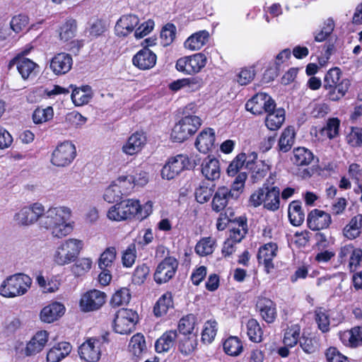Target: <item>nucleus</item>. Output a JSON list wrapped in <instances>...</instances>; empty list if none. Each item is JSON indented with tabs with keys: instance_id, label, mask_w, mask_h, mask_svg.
<instances>
[{
	"instance_id": "nucleus-51",
	"label": "nucleus",
	"mask_w": 362,
	"mask_h": 362,
	"mask_svg": "<svg viewBox=\"0 0 362 362\" xmlns=\"http://www.w3.org/2000/svg\"><path fill=\"white\" fill-rule=\"evenodd\" d=\"M350 81L348 79H343L336 85L333 89L327 92V95L332 101H337L341 98L349 90Z\"/></svg>"
},
{
	"instance_id": "nucleus-53",
	"label": "nucleus",
	"mask_w": 362,
	"mask_h": 362,
	"mask_svg": "<svg viewBox=\"0 0 362 362\" xmlns=\"http://www.w3.org/2000/svg\"><path fill=\"white\" fill-rule=\"evenodd\" d=\"M129 347L133 355L139 357L146 349L144 336L140 334H134L130 340Z\"/></svg>"
},
{
	"instance_id": "nucleus-56",
	"label": "nucleus",
	"mask_w": 362,
	"mask_h": 362,
	"mask_svg": "<svg viewBox=\"0 0 362 362\" xmlns=\"http://www.w3.org/2000/svg\"><path fill=\"white\" fill-rule=\"evenodd\" d=\"M37 282L44 293H54L58 291L60 283L56 278L45 279L43 276L37 277Z\"/></svg>"
},
{
	"instance_id": "nucleus-17",
	"label": "nucleus",
	"mask_w": 362,
	"mask_h": 362,
	"mask_svg": "<svg viewBox=\"0 0 362 362\" xmlns=\"http://www.w3.org/2000/svg\"><path fill=\"white\" fill-rule=\"evenodd\" d=\"M156 54L151 49L144 47L133 57L132 63L141 70H148L156 65Z\"/></svg>"
},
{
	"instance_id": "nucleus-9",
	"label": "nucleus",
	"mask_w": 362,
	"mask_h": 362,
	"mask_svg": "<svg viewBox=\"0 0 362 362\" xmlns=\"http://www.w3.org/2000/svg\"><path fill=\"white\" fill-rule=\"evenodd\" d=\"M189 165V160L187 155L179 154L168 159L163 167L161 175L163 178L172 180Z\"/></svg>"
},
{
	"instance_id": "nucleus-47",
	"label": "nucleus",
	"mask_w": 362,
	"mask_h": 362,
	"mask_svg": "<svg viewBox=\"0 0 362 362\" xmlns=\"http://www.w3.org/2000/svg\"><path fill=\"white\" fill-rule=\"evenodd\" d=\"M300 327L298 325H292L288 327L284 333V344L286 346L293 347L299 340Z\"/></svg>"
},
{
	"instance_id": "nucleus-57",
	"label": "nucleus",
	"mask_w": 362,
	"mask_h": 362,
	"mask_svg": "<svg viewBox=\"0 0 362 362\" xmlns=\"http://www.w3.org/2000/svg\"><path fill=\"white\" fill-rule=\"evenodd\" d=\"M123 201L115 204L110 207L107 211V217L108 219L113 221H126V216L124 211Z\"/></svg>"
},
{
	"instance_id": "nucleus-6",
	"label": "nucleus",
	"mask_w": 362,
	"mask_h": 362,
	"mask_svg": "<svg viewBox=\"0 0 362 362\" xmlns=\"http://www.w3.org/2000/svg\"><path fill=\"white\" fill-rule=\"evenodd\" d=\"M138 321L139 315L136 311L131 309H120L115 314L113 328L118 334H129L134 330Z\"/></svg>"
},
{
	"instance_id": "nucleus-62",
	"label": "nucleus",
	"mask_w": 362,
	"mask_h": 362,
	"mask_svg": "<svg viewBox=\"0 0 362 362\" xmlns=\"http://www.w3.org/2000/svg\"><path fill=\"white\" fill-rule=\"evenodd\" d=\"M29 24V18L25 15L13 16L10 22L11 29L16 33H18L26 29Z\"/></svg>"
},
{
	"instance_id": "nucleus-13",
	"label": "nucleus",
	"mask_w": 362,
	"mask_h": 362,
	"mask_svg": "<svg viewBox=\"0 0 362 362\" xmlns=\"http://www.w3.org/2000/svg\"><path fill=\"white\" fill-rule=\"evenodd\" d=\"M106 295L98 290H90L85 293L80 300V308L83 312L98 310L105 302Z\"/></svg>"
},
{
	"instance_id": "nucleus-29",
	"label": "nucleus",
	"mask_w": 362,
	"mask_h": 362,
	"mask_svg": "<svg viewBox=\"0 0 362 362\" xmlns=\"http://www.w3.org/2000/svg\"><path fill=\"white\" fill-rule=\"evenodd\" d=\"M340 339L347 346L356 347L362 344V327H354L340 334Z\"/></svg>"
},
{
	"instance_id": "nucleus-52",
	"label": "nucleus",
	"mask_w": 362,
	"mask_h": 362,
	"mask_svg": "<svg viewBox=\"0 0 362 362\" xmlns=\"http://www.w3.org/2000/svg\"><path fill=\"white\" fill-rule=\"evenodd\" d=\"M340 120L337 118H330L327 120V124L322 128L320 133L322 137L326 136L332 139L338 136Z\"/></svg>"
},
{
	"instance_id": "nucleus-43",
	"label": "nucleus",
	"mask_w": 362,
	"mask_h": 362,
	"mask_svg": "<svg viewBox=\"0 0 362 362\" xmlns=\"http://www.w3.org/2000/svg\"><path fill=\"white\" fill-rule=\"evenodd\" d=\"M54 117V110L52 107H38L33 113V120L36 124L45 123L51 120Z\"/></svg>"
},
{
	"instance_id": "nucleus-61",
	"label": "nucleus",
	"mask_w": 362,
	"mask_h": 362,
	"mask_svg": "<svg viewBox=\"0 0 362 362\" xmlns=\"http://www.w3.org/2000/svg\"><path fill=\"white\" fill-rule=\"evenodd\" d=\"M93 261L89 257H83L78 259L73 266V272L77 276H81L90 271Z\"/></svg>"
},
{
	"instance_id": "nucleus-39",
	"label": "nucleus",
	"mask_w": 362,
	"mask_h": 362,
	"mask_svg": "<svg viewBox=\"0 0 362 362\" xmlns=\"http://www.w3.org/2000/svg\"><path fill=\"white\" fill-rule=\"evenodd\" d=\"M295 139L294 129L291 127L286 128L281 133L279 140V150L288 152L292 147Z\"/></svg>"
},
{
	"instance_id": "nucleus-20",
	"label": "nucleus",
	"mask_w": 362,
	"mask_h": 362,
	"mask_svg": "<svg viewBox=\"0 0 362 362\" xmlns=\"http://www.w3.org/2000/svg\"><path fill=\"white\" fill-rule=\"evenodd\" d=\"M16 65L19 74L23 79H28L35 75V70L39 66L32 60L23 57L17 56L11 62L10 65Z\"/></svg>"
},
{
	"instance_id": "nucleus-46",
	"label": "nucleus",
	"mask_w": 362,
	"mask_h": 362,
	"mask_svg": "<svg viewBox=\"0 0 362 362\" xmlns=\"http://www.w3.org/2000/svg\"><path fill=\"white\" fill-rule=\"evenodd\" d=\"M197 323V318L192 314L182 317L178 323V330L183 336L191 335Z\"/></svg>"
},
{
	"instance_id": "nucleus-10",
	"label": "nucleus",
	"mask_w": 362,
	"mask_h": 362,
	"mask_svg": "<svg viewBox=\"0 0 362 362\" xmlns=\"http://www.w3.org/2000/svg\"><path fill=\"white\" fill-rule=\"evenodd\" d=\"M275 106L274 100L264 93H257L245 104L246 110L254 115H260L264 112H270L274 110Z\"/></svg>"
},
{
	"instance_id": "nucleus-19",
	"label": "nucleus",
	"mask_w": 362,
	"mask_h": 362,
	"mask_svg": "<svg viewBox=\"0 0 362 362\" xmlns=\"http://www.w3.org/2000/svg\"><path fill=\"white\" fill-rule=\"evenodd\" d=\"M307 221L310 229L319 230L329 226L331 216L323 211L314 209L308 214Z\"/></svg>"
},
{
	"instance_id": "nucleus-31",
	"label": "nucleus",
	"mask_w": 362,
	"mask_h": 362,
	"mask_svg": "<svg viewBox=\"0 0 362 362\" xmlns=\"http://www.w3.org/2000/svg\"><path fill=\"white\" fill-rule=\"evenodd\" d=\"M177 337L176 330H169L164 332L156 341V351L158 353L168 351L173 347Z\"/></svg>"
},
{
	"instance_id": "nucleus-48",
	"label": "nucleus",
	"mask_w": 362,
	"mask_h": 362,
	"mask_svg": "<svg viewBox=\"0 0 362 362\" xmlns=\"http://www.w3.org/2000/svg\"><path fill=\"white\" fill-rule=\"evenodd\" d=\"M341 71L339 68L334 67L330 69L325 74L324 78L323 87L329 92L334 90L333 88L337 85L340 81Z\"/></svg>"
},
{
	"instance_id": "nucleus-16",
	"label": "nucleus",
	"mask_w": 362,
	"mask_h": 362,
	"mask_svg": "<svg viewBox=\"0 0 362 362\" xmlns=\"http://www.w3.org/2000/svg\"><path fill=\"white\" fill-rule=\"evenodd\" d=\"M278 251L277 245L274 243L264 244L259 247L257 259L259 264H264L267 273L274 268L273 259L276 256Z\"/></svg>"
},
{
	"instance_id": "nucleus-28",
	"label": "nucleus",
	"mask_w": 362,
	"mask_h": 362,
	"mask_svg": "<svg viewBox=\"0 0 362 362\" xmlns=\"http://www.w3.org/2000/svg\"><path fill=\"white\" fill-rule=\"evenodd\" d=\"M71 350L69 342L62 341L49 350L47 354V362H59L67 356Z\"/></svg>"
},
{
	"instance_id": "nucleus-42",
	"label": "nucleus",
	"mask_w": 362,
	"mask_h": 362,
	"mask_svg": "<svg viewBox=\"0 0 362 362\" xmlns=\"http://www.w3.org/2000/svg\"><path fill=\"white\" fill-rule=\"evenodd\" d=\"M246 327L247 334L250 341L255 343H259L262 341L263 332L257 320H249Z\"/></svg>"
},
{
	"instance_id": "nucleus-1",
	"label": "nucleus",
	"mask_w": 362,
	"mask_h": 362,
	"mask_svg": "<svg viewBox=\"0 0 362 362\" xmlns=\"http://www.w3.org/2000/svg\"><path fill=\"white\" fill-rule=\"evenodd\" d=\"M72 211L70 208L64 206L49 207L40 217L39 225L42 228L48 230L52 237L62 238L69 235L72 230V224L69 222Z\"/></svg>"
},
{
	"instance_id": "nucleus-32",
	"label": "nucleus",
	"mask_w": 362,
	"mask_h": 362,
	"mask_svg": "<svg viewBox=\"0 0 362 362\" xmlns=\"http://www.w3.org/2000/svg\"><path fill=\"white\" fill-rule=\"evenodd\" d=\"M268 113L265 119L267 127L272 131H275L281 127L285 120V111L284 109H274Z\"/></svg>"
},
{
	"instance_id": "nucleus-33",
	"label": "nucleus",
	"mask_w": 362,
	"mask_h": 362,
	"mask_svg": "<svg viewBox=\"0 0 362 362\" xmlns=\"http://www.w3.org/2000/svg\"><path fill=\"white\" fill-rule=\"evenodd\" d=\"M292 160L298 166H307L314 160V155L311 151L305 147L294 148Z\"/></svg>"
},
{
	"instance_id": "nucleus-35",
	"label": "nucleus",
	"mask_w": 362,
	"mask_h": 362,
	"mask_svg": "<svg viewBox=\"0 0 362 362\" xmlns=\"http://www.w3.org/2000/svg\"><path fill=\"white\" fill-rule=\"evenodd\" d=\"M71 97L73 103L76 106L87 104L92 98L91 88L86 86L81 88H74Z\"/></svg>"
},
{
	"instance_id": "nucleus-22",
	"label": "nucleus",
	"mask_w": 362,
	"mask_h": 362,
	"mask_svg": "<svg viewBox=\"0 0 362 362\" xmlns=\"http://www.w3.org/2000/svg\"><path fill=\"white\" fill-rule=\"evenodd\" d=\"M65 312L64 305L58 302H54L45 306L40 313L42 321L51 323L61 317Z\"/></svg>"
},
{
	"instance_id": "nucleus-54",
	"label": "nucleus",
	"mask_w": 362,
	"mask_h": 362,
	"mask_svg": "<svg viewBox=\"0 0 362 362\" xmlns=\"http://www.w3.org/2000/svg\"><path fill=\"white\" fill-rule=\"evenodd\" d=\"M217 332V322L215 320H208L204 323L202 333V341L204 344H211Z\"/></svg>"
},
{
	"instance_id": "nucleus-21",
	"label": "nucleus",
	"mask_w": 362,
	"mask_h": 362,
	"mask_svg": "<svg viewBox=\"0 0 362 362\" xmlns=\"http://www.w3.org/2000/svg\"><path fill=\"white\" fill-rule=\"evenodd\" d=\"M214 130L211 128H207L202 130L198 135L195 141V146L199 152L206 153L214 147Z\"/></svg>"
},
{
	"instance_id": "nucleus-36",
	"label": "nucleus",
	"mask_w": 362,
	"mask_h": 362,
	"mask_svg": "<svg viewBox=\"0 0 362 362\" xmlns=\"http://www.w3.org/2000/svg\"><path fill=\"white\" fill-rule=\"evenodd\" d=\"M117 251L115 247H107L100 255L98 261L99 269H112L116 259Z\"/></svg>"
},
{
	"instance_id": "nucleus-63",
	"label": "nucleus",
	"mask_w": 362,
	"mask_h": 362,
	"mask_svg": "<svg viewBox=\"0 0 362 362\" xmlns=\"http://www.w3.org/2000/svg\"><path fill=\"white\" fill-rule=\"evenodd\" d=\"M315 320L318 328L322 332H327L329 330V317L325 310L320 308L315 312Z\"/></svg>"
},
{
	"instance_id": "nucleus-3",
	"label": "nucleus",
	"mask_w": 362,
	"mask_h": 362,
	"mask_svg": "<svg viewBox=\"0 0 362 362\" xmlns=\"http://www.w3.org/2000/svg\"><path fill=\"white\" fill-rule=\"evenodd\" d=\"M83 243L76 238H69L60 242L52 253V261L58 266H65L76 261Z\"/></svg>"
},
{
	"instance_id": "nucleus-4",
	"label": "nucleus",
	"mask_w": 362,
	"mask_h": 362,
	"mask_svg": "<svg viewBox=\"0 0 362 362\" xmlns=\"http://www.w3.org/2000/svg\"><path fill=\"white\" fill-rule=\"evenodd\" d=\"M32 284L30 277L24 274H16L6 278L0 286V295L12 298L25 294Z\"/></svg>"
},
{
	"instance_id": "nucleus-41",
	"label": "nucleus",
	"mask_w": 362,
	"mask_h": 362,
	"mask_svg": "<svg viewBox=\"0 0 362 362\" xmlns=\"http://www.w3.org/2000/svg\"><path fill=\"white\" fill-rule=\"evenodd\" d=\"M197 339L195 335L182 336L179 339L178 349L185 356L191 354L197 348Z\"/></svg>"
},
{
	"instance_id": "nucleus-25",
	"label": "nucleus",
	"mask_w": 362,
	"mask_h": 362,
	"mask_svg": "<svg viewBox=\"0 0 362 362\" xmlns=\"http://www.w3.org/2000/svg\"><path fill=\"white\" fill-rule=\"evenodd\" d=\"M202 173L209 180H215L220 177L221 170L218 160L207 156L202 163Z\"/></svg>"
},
{
	"instance_id": "nucleus-38",
	"label": "nucleus",
	"mask_w": 362,
	"mask_h": 362,
	"mask_svg": "<svg viewBox=\"0 0 362 362\" xmlns=\"http://www.w3.org/2000/svg\"><path fill=\"white\" fill-rule=\"evenodd\" d=\"M124 195H129L134 189V177L131 175H122L112 181Z\"/></svg>"
},
{
	"instance_id": "nucleus-55",
	"label": "nucleus",
	"mask_w": 362,
	"mask_h": 362,
	"mask_svg": "<svg viewBox=\"0 0 362 362\" xmlns=\"http://www.w3.org/2000/svg\"><path fill=\"white\" fill-rule=\"evenodd\" d=\"M124 211L127 220L132 219L141 211L139 201L134 199L123 200Z\"/></svg>"
},
{
	"instance_id": "nucleus-58",
	"label": "nucleus",
	"mask_w": 362,
	"mask_h": 362,
	"mask_svg": "<svg viewBox=\"0 0 362 362\" xmlns=\"http://www.w3.org/2000/svg\"><path fill=\"white\" fill-rule=\"evenodd\" d=\"M252 170V179L253 182H257L263 179L269 170V165L264 161L259 160L255 163Z\"/></svg>"
},
{
	"instance_id": "nucleus-2",
	"label": "nucleus",
	"mask_w": 362,
	"mask_h": 362,
	"mask_svg": "<svg viewBox=\"0 0 362 362\" xmlns=\"http://www.w3.org/2000/svg\"><path fill=\"white\" fill-rule=\"evenodd\" d=\"M197 107L194 103L187 105L184 110V116L173 127L170 138L173 141L182 142L193 135L202 125L201 119L194 115Z\"/></svg>"
},
{
	"instance_id": "nucleus-5",
	"label": "nucleus",
	"mask_w": 362,
	"mask_h": 362,
	"mask_svg": "<svg viewBox=\"0 0 362 362\" xmlns=\"http://www.w3.org/2000/svg\"><path fill=\"white\" fill-rule=\"evenodd\" d=\"M44 212V206L35 202L20 208L13 215V220L16 225L21 227H29L37 221Z\"/></svg>"
},
{
	"instance_id": "nucleus-50",
	"label": "nucleus",
	"mask_w": 362,
	"mask_h": 362,
	"mask_svg": "<svg viewBox=\"0 0 362 362\" xmlns=\"http://www.w3.org/2000/svg\"><path fill=\"white\" fill-rule=\"evenodd\" d=\"M76 32V23L74 19H68L59 28L60 40L64 42L74 37Z\"/></svg>"
},
{
	"instance_id": "nucleus-64",
	"label": "nucleus",
	"mask_w": 362,
	"mask_h": 362,
	"mask_svg": "<svg viewBox=\"0 0 362 362\" xmlns=\"http://www.w3.org/2000/svg\"><path fill=\"white\" fill-rule=\"evenodd\" d=\"M176 28L173 24H167L160 32V42L163 46L171 44L175 37Z\"/></svg>"
},
{
	"instance_id": "nucleus-34",
	"label": "nucleus",
	"mask_w": 362,
	"mask_h": 362,
	"mask_svg": "<svg viewBox=\"0 0 362 362\" xmlns=\"http://www.w3.org/2000/svg\"><path fill=\"white\" fill-rule=\"evenodd\" d=\"M362 227V215L354 216L344 228V235L350 240L357 238L361 233Z\"/></svg>"
},
{
	"instance_id": "nucleus-23",
	"label": "nucleus",
	"mask_w": 362,
	"mask_h": 362,
	"mask_svg": "<svg viewBox=\"0 0 362 362\" xmlns=\"http://www.w3.org/2000/svg\"><path fill=\"white\" fill-rule=\"evenodd\" d=\"M139 22V18L135 15H124L117 21L115 31L118 35L127 36L134 30Z\"/></svg>"
},
{
	"instance_id": "nucleus-24",
	"label": "nucleus",
	"mask_w": 362,
	"mask_h": 362,
	"mask_svg": "<svg viewBox=\"0 0 362 362\" xmlns=\"http://www.w3.org/2000/svg\"><path fill=\"white\" fill-rule=\"evenodd\" d=\"M235 195L226 187L218 188L212 199V209L216 212L223 210L230 198L236 199Z\"/></svg>"
},
{
	"instance_id": "nucleus-37",
	"label": "nucleus",
	"mask_w": 362,
	"mask_h": 362,
	"mask_svg": "<svg viewBox=\"0 0 362 362\" xmlns=\"http://www.w3.org/2000/svg\"><path fill=\"white\" fill-rule=\"evenodd\" d=\"M288 213L291 223L293 226H300L305 219V214L300 203L297 201H293L289 204Z\"/></svg>"
},
{
	"instance_id": "nucleus-11",
	"label": "nucleus",
	"mask_w": 362,
	"mask_h": 362,
	"mask_svg": "<svg viewBox=\"0 0 362 362\" xmlns=\"http://www.w3.org/2000/svg\"><path fill=\"white\" fill-rule=\"evenodd\" d=\"M178 267V262L173 257H167L161 261L154 273V280L161 284L168 282L175 274Z\"/></svg>"
},
{
	"instance_id": "nucleus-45",
	"label": "nucleus",
	"mask_w": 362,
	"mask_h": 362,
	"mask_svg": "<svg viewBox=\"0 0 362 362\" xmlns=\"http://www.w3.org/2000/svg\"><path fill=\"white\" fill-rule=\"evenodd\" d=\"M223 349L228 355L237 356L243 351V344L237 337H230L224 341Z\"/></svg>"
},
{
	"instance_id": "nucleus-14",
	"label": "nucleus",
	"mask_w": 362,
	"mask_h": 362,
	"mask_svg": "<svg viewBox=\"0 0 362 362\" xmlns=\"http://www.w3.org/2000/svg\"><path fill=\"white\" fill-rule=\"evenodd\" d=\"M72 65L73 59L71 55L66 52H60L51 59L49 69L54 75L61 76L68 73Z\"/></svg>"
},
{
	"instance_id": "nucleus-18",
	"label": "nucleus",
	"mask_w": 362,
	"mask_h": 362,
	"mask_svg": "<svg viewBox=\"0 0 362 362\" xmlns=\"http://www.w3.org/2000/svg\"><path fill=\"white\" fill-rule=\"evenodd\" d=\"M48 338L49 334L47 331L37 332L27 343L25 354L30 356L42 351L48 341Z\"/></svg>"
},
{
	"instance_id": "nucleus-49",
	"label": "nucleus",
	"mask_w": 362,
	"mask_h": 362,
	"mask_svg": "<svg viewBox=\"0 0 362 362\" xmlns=\"http://www.w3.org/2000/svg\"><path fill=\"white\" fill-rule=\"evenodd\" d=\"M308 112L314 118H322L326 116L329 108L327 104L323 102L313 101L308 106Z\"/></svg>"
},
{
	"instance_id": "nucleus-60",
	"label": "nucleus",
	"mask_w": 362,
	"mask_h": 362,
	"mask_svg": "<svg viewBox=\"0 0 362 362\" xmlns=\"http://www.w3.org/2000/svg\"><path fill=\"white\" fill-rule=\"evenodd\" d=\"M114 185L112 182L105 189L103 193V199L108 203H114L121 199L124 196L121 191Z\"/></svg>"
},
{
	"instance_id": "nucleus-15",
	"label": "nucleus",
	"mask_w": 362,
	"mask_h": 362,
	"mask_svg": "<svg viewBox=\"0 0 362 362\" xmlns=\"http://www.w3.org/2000/svg\"><path fill=\"white\" fill-rule=\"evenodd\" d=\"M146 143V136L144 132H136L132 134L123 144L122 151L128 156H134L141 151Z\"/></svg>"
},
{
	"instance_id": "nucleus-12",
	"label": "nucleus",
	"mask_w": 362,
	"mask_h": 362,
	"mask_svg": "<svg viewBox=\"0 0 362 362\" xmlns=\"http://www.w3.org/2000/svg\"><path fill=\"white\" fill-rule=\"evenodd\" d=\"M103 345V339L90 338L81 345L79 355L87 362H97L100 358Z\"/></svg>"
},
{
	"instance_id": "nucleus-40",
	"label": "nucleus",
	"mask_w": 362,
	"mask_h": 362,
	"mask_svg": "<svg viewBox=\"0 0 362 362\" xmlns=\"http://www.w3.org/2000/svg\"><path fill=\"white\" fill-rule=\"evenodd\" d=\"M216 240L211 237L202 238L195 246V252L200 256H207L213 253L216 248Z\"/></svg>"
},
{
	"instance_id": "nucleus-30",
	"label": "nucleus",
	"mask_w": 362,
	"mask_h": 362,
	"mask_svg": "<svg viewBox=\"0 0 362 362\" xmlns=\"http://www.w3.org/2000/svg\"><path fill=\"white\" fill-rule=\"evenodd\" d=\"M264 208L275 211L280 207V189L278 187H269L267 185Z\"/></svg>"
},
{
	"instance_id": "nucleus-7",
	"label": "nucleus",
	"mask_w": 362,
	"mask_h": 362,
	"mask_svg": "<svg viewBox=\"0 0 362 362\" xmlns=\"http://www.w3.org/2000/svg\"><path fill=\"white\" fill-rule=\"evenodd\" d=\"M206 57L202 53L180 58L176 62V69L185 74L192 75L199 73L206 64Z\"/></svg>"
},
{
	"instance_id": "nucleus-8",
	"label": "nucleus",
	"mask_w": 362,
	"mask_h": 362,
	"mask_svg": "<svg viewBox=\"0 0 362 362\" xmlns=\"http://www.w3.org/2000/svg\"><path fill=\"white\" fill-rule=\"evenodd\" d=\"M76 156L75 145L69 141L57 146L51 157V163L57 167H65L71 163Z\"/></svg>"
},
{
	"instance_id": "nucleus-44",
	"label": "nucleus",
	"mask_w": 362,
	"mask_h": 362,
	"mask_svg": "<svg viewBox=\"0 0 362 362\" xmlns=\"http://www.w3.org/2000/svg\"><path fill=\"white\" fill-rule=\"evenodd\" d=\"M172 307V296L170 293H166L159 298L153 308V312L156 316H162L168 312L170 308Z\"/></svg>"
},
{
	"instance_id": "nucleus-59",
	"label": "nucleus",
	"mask_w": 362,
	"mask_h": 362,
	"mask_svg": "<svg viewBox=\"0 0 362 362\" xmlns=\"http://www.w3.org/2000/svg\"><path fill=\"white\" fill-rule=\"evenodd\" d=\"M131 298V295L129 289L127 288H121L117 291L112 297L111 304L114 307H118L123 305H127Z\"/></svg>"
},
{
	"instance_id": "nucleus-26",
	"label": "nucleus",
	"mask_w": 362,
	"mask_h": 362,
	"mask_svg": "<svg viewBox=\"0 0 362 362\" xmlns=\"http://www.w3.org/2000/svg\"><path fill=\"white\" fill-rule=\"evenodd\" d=\"M257 308L262 319L267 323H272L276 317V308L274 303L268 298L257 301Z\"/></svg>"
},
{
	"instance_id": "nucleus-27",
	"label": "nucleus",
	"mask_w": 362,
	"mask_h": 362,
	"mask_svg": "<svg viewBox=\"0 0 362 362\" xmlns=\"http://www.w3.org/2000/svg\"><path fill=\"white\" fill-rule=\"evenodd\" d=\"M209 33L206 30H200L192 34L185 42L184 46L190 51L202 49L209 41Z\"/></svg>"
}]
</instances>
